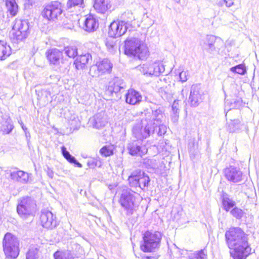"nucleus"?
<instances>
[{
  "label": "nucleus",
  "instance_id": "1",
  "mask_svg": "<svg viewBox=\"0 0 259 259\" xmlns=\"http://www.w3.org/2000/svg\"><path fill=\"white\" fill-rule=\"evenodd\" d=\"M226 243L233 259H245L250 253L251 248L248 243L247 235L240 228H232L225 233Z\"/></svg>",
  "mask_w": 259,
  "mask_h": 259
},
{
  "label": "nucleus",
  "instance_id": "2",
  "mask_svg": "<svg viewBox=\"0 0 259 259\" xmlns=\"http://www.w3.org/2000/svg\"><path fill=\"white\" fill-rule=\"evenodd\" d=\"M124 53L126 55L143 60L148 55V49L146 44L141 39L131 37L124 41Z\"/></svg>",
  "mask_w": 259,
  "mask_h": 259
},
{
  "label": "nucleus",
  "instance_id": "3",
  "mask_svg": "<svg viewBox=\"0 0 259 259\" xmlns=\"http://www.w3.org/2000/svg\"><path fill=\"white\" fill-rule=\"evenodd\" d=\"M139 195L131 190H124L121 194L119 202L125 211L127 215H132L139 205Z\"/></svg>",
  "mask_w": 259,
  "mask_h": 259
},
{
  "label": "nucleus",
  "instance_id": "4",
  "mask_svg": "<svg viewBox=\"0 0 259 259\" xmlns=\"http://www.w3.org/2000/svg\"><path fill=\"white\" fill-rule=\"evenodd\" d=\"M161 238L162 234L158 231L145 232L140 245L141 249L145 252L155 251L160 247Z\"/></svg>",
  "mask_w": 259,
  "mask_h": 259
},
{
  "label": "nucleus",
  "instance_id": "5",
  "mask_svg": "<svg viewBox=\"0 0 259 259\" xmlns=\"http://www.w3.org/2000/svg\"><path fill=\"white\" fill-rule=\"evenodd\" d=\"M152 122L150 112L146 113L145 117L133 126V135L137 139L141 140L150 136L154 131V130L151 129L150 125L152 124Z\"/></svg>",
  "mask_w": 259,
  "mask_h": 259
},
{
  "label": "nucleus",
  "instance_id": "6",
  "mask_svg": "<svg viewBox=\"0 0 259 259\" xmlns=\"http://www.w3.org/2000/svg\"><path fill=\"white\" fill-rule=\"evenodd\" d=\"M36 210V202L30 197H24L18 200L17 211L19 217L23 220L33 218Z\"/></svg>",
  "mask_w": 259,
  "mask_h": 259
},
{
  "label": "nucleus",
  "instance_id": "7",
  "mask_svg": "<svg viewBox=\"0 0 259 259\" xmlns=\"http://www.w3.org/2000/svg\"><path fill=\"white\" fill-rule=\"evenodd\" d=\"M29 22L27 20L16 19L10 35L13 43L18 44L25 39L28 34Z\"/></svg>",
  "mask_w": 259,
  "mask_h": 259
},
{
  "label": "nucleus",
  "instance_id": "8",
  "mask_svg": "<svg viewBox=\"0 0 259 259\" xmlns=\"http://www.w3.org/2000/svg\"><path fill=\"white\" fill-rule=\"evenodd\" d=\"M19 242L18 238L10 233H7L4 238L3 246L8 257L16 258L19 255Z\"/></svg>",
  "mask_w": 259,
  "mask_h": 259
},
{
  "label": "nucleus",
  "instance_id": "9",
  "mask_svg": "<svg viewBox=\"0 0 259 259\" xmlns=\"http://www.w3.org/2000/svg\"><path fill=\"white\" fill-rule=\"evenodd\" d=\"M150 114H151V120H152V124L150 125L151 129L154 130L152 134L156 133L158 136L164 135L166 132V127L161 124L163 118L162 110L160 107L156 109L153 108Z\"/></svg>",
  "mask_w": 259,
  "mask_h": 259
},
{
  "label": "nucleus",
  "instance_id": "10",
  "mask_svg": "<svg viewBox=\"0 0 259 259\" xmlns=\"http://www.w3.org/2000/svg\"><path fill=\"white\" fill-rule=\"evenodd\" d=\"M128 181L131 187L139 188L144 190L148 187L150 180L149 177L144 172L141 170H136L128 177Z\"/></svg>",
  "mask_w": 259,
  "mask_h": 259
},
{
  "label": "nucleus",
  "instance_id": "11",
  "mask_svg": "<svg viewBox=\"0 0 259 259\" xmlns=\"http://www.w3.org/2000/svg\"><path fill=\"white\" fill-rule=\"evenodd\" d=\"M201 45L210 54H219L221 47L223 45V42L221 40L216 41L215 36L207 35L202 40Z\"/></svg>",
  "mask_w": 259,
  "mask_h": 259
},
{
  "label": "nucleus",
  "instance_id": "12",
  "mask_svg": "<svg viewBox=\"0 0 259 259\" xmlns=\"http://www.w3.org/2000/svg\"><path fill=\"white\" fill-rule=\"evenodd\" d=\"M62 6L57 1L52 2L47 5L42 12V15L48 20L54 21L62 14Z\"/></svg>",
  "mask_w": 259,
  "mask_h": 259
},
{
  "label": "nucleus",
  "instance_id": "13",
  "mask_svg": "<svg viewBox=\"0 0 259 259\" xmlns=\"http://www.w3.org/2000/svg\"><path fill=\"white\" fill-rule=\"evenodd\" d=\"M113 67L112 64L107 59H104L102 61L98 62L95 66H92L89 73L92 76H99L103 74L110 73Z\"/></svg>",
  "mask_w": 259,
  "mask_h": 259
},
{
  "label": "nucleus",
  "instance_id": "14",
  "mask_svg": "<svg viewBox=\"0 0 259 259\" xmlns=\"http://www.w3.org/2000/svg\"><path fill=\"white\" fill-rule=\"evenodd\" d=\"M125 88L126 84L123 79L118 77H114L109 81L105 93L110 96H113L114 94H117Z\"/></svg>",
  "mask_w": 259,
  "mask_h": 259
},
{
  "label": "nucleus",
  "instance_id": "15",
  "mask_svg": "<svg viewBox=\"0 0 259 259\" xmlns=\"http://www.w3.org/2000/svg\"><path fill=\"white\" fill-rule=\"evenodd\" d=\"M128 21H113L109 26L108 34L110 37L116 38L123 35L127 30Z\"/></svg>",
  "mask_w": 259,
  "mask_h": 259
},
{
  "label": "nucleus",
  "instance_id": "16",
  "mask_svg": "<svg viewBox=\"0 0 259 259\" xmlns=\"http://www.w3.org/2000/svg\"><path fill=\"white\" fill-rule=\"evenodd\" d=\"M41 224L44 228L52 229L57 226L56 217L53 213L47 209L41 211L40 216Z\"/></svg>",
  "mask_w": 259,
  "mask_h": 259
},
{
  "label": "nucleus",
  "instance_id": "17",
  "mask_svg": "<svg viewBox=\"0 0 259 259\" xmlns=\"http://www.w3.org/2000/svg\"><path fill=\"white\" fill-rule=\"evenodd\" d=\"M107 123V119L105 113L103 111L99 112L89 119L88 125L96 129L104 127Z\"/></svg>",
  "mask_w": 259,
  "mask_h": 259
},
{
  "label": "nucleus",
  "instance_id": "18",
  "mask_svg": "<svg viewBox=\"0 0 259 259\" xmlns=\"http://www.w3.org/2000/svg\"><path fill=\"white\" fill-rule=\"evenodd\" d=\"M226 179L233 183H238L242 181V172L239 168L234 166H230L224 170Z\"/></svg>",
  "mask_w": 259,
  "mask_h": 259
},
{
  "label": "nucleus",
  "instance_id": "19",
  "mask_svg": "<svg viewBox=\"0 0 259 259\" xmlns=\"http://www.w3.org/2000/svg\"><path fill=\"white\" fill-rule=\"evenodd\" d=\"M46 56L50 63L56 67L60 65L63 63V54L57 49H53L48 50L46 53Z\"/></svg>",
  "mask_w": 259,
  "mask_h": 259
},
{
  "label": "nucleus",
  "instance_id": "20",
  "mask_svg": "<svg viewBox=\"0 0 259 259\" xmlns=\"http://www.w3.org/2000/svg\"><path fill=\"white\" fill-rule=\"evenodd\" d=\"M202 94L200 92L199 84H194L191 87L189 102L191 106L197 107L202 101Z\"/></svg>",
  "mask_w": 259,
  "mask_h": 259
},
{
  "label": "nucleus",
  "instance_id": "21",
  "mask_svg": "<svg viewBox=\"0 0 259 259\" xmlns=\"http://www.w3.org/2000/svg\"><path fill=\"white\" fill-rule=\"evenodd\" d=\"M10 178L14 181H16L22 184H26L28 182L29 175L21 170H14L10 171Z\"/></svg>",
  "mask_w": 259,
  "mask_h": 259
},
{
  "label": "nucleus",
  "instance_id": "22",
  "mask_svg": "<svg viewBox=\"0 0 259 259\" xmlns=\"http://www.w3.org/2000/svg\"><path fill=\"white\" fill-rule=\"evenodd\" d=\"M142 100L140 94L133 89L129 90L125 95V101L131 105L139 103Z\"/></svg>",
  "mask_w": 259,
  "mask_h": 259
},
{
  "label": "nucleus",
  "instance_id": "23",
  "mask_svg": "<svg viewBox=\"0 0 259 259\" xmlns=\"http://www.w3.org/2000/svg\"><path fill=\"white\" fill-rule=\"evenodd\" d=\"M127 149L132 155L142 156L145 154L147 150L145 147H142L138 142L135 141L128 144Z\"/></svg>",
  "mask_w": 259,
  "mask_h": 259
},
{
  "label": "nucleus",
  "instance_id": "24",
  "mask_svg": "<svg viewBox=\"0 0 259 259\" xmlns=\"http://www.w3.org/2000/svg\"><path fill=\"white\" fill-rule=\"evenodd\" d=\"M244 127V124L239 119H230L227 122V130L230 133L238 132Z\"/></svg>",
  "mask_w": 259,
  "mask_h": 259
},
{
  "label": "nucleus",
  "instance_id": "25",
  "mask_svg": "<svg viewBox=\"0 0 259 259\" xmlns=\"http://www.w3.org/2000/svg\"><path fill=\"white\" fill-rule=\"evenodd\" d=\"M98 27V22L92 16H89L84 20L83 28L88 32H94Z\"/></svg>",
  "mask_w": 259,
  "mask_h": 259
},
{
  "label": "nucleus",
  "instance_id": "26",
  "mask_svg": "<svg viewBox=\"0 0 259 259\" xmlns=\"http://www.w3.org/2000/svg\"><path fill=\"white\" fill-rule=\"evenodd\" d=\"M154 62H152L141 65L137 68L143 75L147 76H152L154 75Z\"/></svg>",
  "mask_w": 259,
  "mask_h": 259
},
{
  "label": "nucleus",
  "instance_id": "27",
  "mask_svg": "<svg viewBox=\"0 0 259 259\" xmlns=\"http://www.w3.org/2000/svg\"><path fill=\"white\" fill-rule=\"evenodd\" d=\"M7 11L12 16H15L18 11V6L15 0H4Z\"/></svg>",
  "mask_w": 259,
  "mask_h": 259
},
{
  "label": "nucleus",
  "instance_id": "28",
  "mask_svg": "<svg viewBox=\"0 0 259 259\" xmlns=\"http://www.w3.org/2000/svg\"><path fill=\"white\" fill-rule=\"evenodd\" d=\"M11 53L10 47L7 45L6 42L0 40V59L5 60L11 55Z\"/></svg>",
  "mask_w": 259,
  "mask_h": 259
},
{
  "label": "nucleus",
  "instance_id": "29",
  "mask_svg": "<svg viewBox=\"0 0 259 259\" xmlns=\"http://www.w3.org/2000/svg\"><path fill=\"white\" fill-rule=\"evenodd\" d=\"M61 153L63 157L70 163H73L75 166L80 167L81 164L78 162L74 157L72 156L67 150L66 147L64 146L61 147Z\"/></svg>",
  "mask_w": 259,
  "mask_h": 259
},
{
  "label": "nucleus",
  "instance_id": "30",
  "mask_svg": "<svg viewBox=\"0 0 259 259\" xmlns=\"http://www.w3.org/2000/svg\"><path fill=\"white\" fill-rule=\"evenodd\" d=\"M94 7L98 12L104 14L108 9V4L105 0H94Z\"/></svg>",
  "mask_w": 259,
  "mask_h": 259
},
{
  "label": "nucleus",
  "instance_id": "31",
  "mask_svg": "<svg viewBox=\"0 0 259 259\" xmlns=\"http://www.w3.org/2000/svg\"><path fill=\"white\" fill-rule=\"evenodd\" d=\"M84 162H85L90 168H94L96 166L100 167L103 165L102 160L98 156L96 158L90 157Z\"/></svg>",
  "mask_w": 259,
  "mask_h": 259
},
{
  "label": "nucleus",
  "instance_id": "32",
  "mask_svg": "<svg viewBox=\"0 0 259 259\" xmlns=\"http://www.w3.org/2000/svg\"><path fill=\"white\" fill-rule=\"evenodd\" d=\"M114 149L113 145H107L104 146L100 150V153L104 157H108L113 154V150Z\"/></svg>",
  "mask_w": 259,
  "mask_h": 259
},
{
  "label": "nucleus",
  "instance_id": "33",
  "mask_svg": "<svg viewBox=\"0 0 259 259\" xmlns=\"http://www.w3.org/2000/svg\"><path fill=\"white\" fill-rule=\"evenodd\" d=\"M55 259H74L72 255L68 251H57L54 254Z\"/></svg>",
  "mask_w": 259,
  "mask_h": 259
},
{
  "label": "nucleus",
  "instance_id": "34",
  "mask_svg": "<svg viewBox=\"0 0 259 259\" xmlns=\"http://www.w3.org/2000/svg\"><path fill=\"white\" fill-rule=\"evenodd\" d=\"M222 203L224 206V209L227 211H229V210L231 208L233 207L236 204L235 201L227 196L223 197Z\"/></svg>",
  "mask_w": 259,
  "mask_h": 259
},
{
  "label": "nucleus",
  "instance_id": "35",
  "mask_svg": "<svg viewBox=\"0 0 259 259\" xmlns=\"http://www.w3.org/2000/svg\"><path fill=\"white\" fill-rule=\"evenodd\" d=\"M165 71L164 66L161 62H154V76H159Z\"/></svg>",
  "mask_w": 259,
  "mask_h": 259
},
{
  "label": "nucleus",
  "instance_id": "36",
  "mask_svg": "<svg viewBox=\"0 0 259 259\" xmlns=\"http://www.w3.org/2000/svg\"><path fill=\"white\" fill-rule=\"evenodd\" d=\"M39 248L35 246H30L27 254L26 259H36L38 256Z\"/></svg>",
  "mask_w": 259,
  "mask_h": 259
},
{
  "label": "nucleus",
  "instance_id": "37",
  "mask_svg": "<svg viewBox=\"0 0 259 259\" xmlns=\"http://www.w3.org/2000/svg\"><path fill=\"white\" fill-rule=\"evenodd\" d=\"M206 252L204 249H201L198 251L190 253L188 259H206Z\"/></svg>",
  "mask_w": 259,
  "mask_h": 259
},
{
  "label": "nucleus",
  "instance_id": "38",
  "mask_svg": "<svg viewBox=\"0 0 259 259\" xmlns=\"http://www.w3.org/2000/svg\"><path fill=\"white\" fill-rule=\"evenodd\" d=\"M172 120L176 122L178 121L179 114V108L178 101H175L172 105Z\"/></svg>",
  "mask_w": 259,
  "mask_h": 259
},
{
  "label": "nucleus",
  "instance_id": "39",
  "mask_svg": "<svg viewBox=\"0 0 259 259\" xmlns=\"http://www.w3.org/2000/svg\"><path fill=\"white\" fill-rule=\"evenodd\" d=\"M230 71L241 75L244 74L246 71L245 65L242 64L231 67Z\"/></svg>",
  "mask_w": 259,
  "mask_h": 259
},
{
  "label": "nucleus",
  "instance_id": "40",
  "mask_svg": "<svg viewBox=\"0 0 259 259\" xmlns=\"http://www.w3.org/2000/svg\"><path fill=\"white\" fill-rule=\"evenodd\" d=\"M65 53L70 58H74L77 55V50L75 47H67L64 49Z\"/></svg>",
  "mask_w": 259,
  "mask_h": 259
},
{
  "label": "nucleus",
  "instance_id": "41",
  "mask_svg": "<svg viewBox=\"0 0 259 259\" xmlns=\"http://www.w3.org/2000/svg\"><path fill=\"white\" fill-rule=\"evenodd\" d=\"M143 164L148 168L154 169L157 166L156 161L153 159L145 158L144 159Z\"/></svg>",
  "mask_w": 259,
  "mask_h": 259
},
{
  "label": "nucleus",
  "instance_id": "42",
  "mask_svg": "<svg viewBox=\"0 0 259 259\" xmlns=\"http://www.w3.org/2000/svg\"><path fill=\"white\" fill-rule=\"evenodd\" d=\"M230 213L236 219H240L243 217L244 212L241 209L235 207L230 211Z\"/></svg>",
  "mask_w": 259,
  "mask_h": 259
},
{
  "label": "nucleus",
  "instance_id": "43",
  "mask_svg": "<svg viewBox=\"0 0 259 259\" xmlns=\"http://www.w3.org/2000/svg\"><path fill=\"white\" fill-rule=\"evenodd\" d=\"M13 127L11 121H6L3 125L2 130L5 134H9L12 131Z\"/></svg>",
  "mask_w": 259,
  "mask_h": 259
},
{
  "label": "nucleus",
  "instance_id": "44",
  "mask_svg": "<svg viewBox=\"0 0 259 259\" xmlns=\"http://www.w3.org/2000/svg\"><path fill=\"white\" fill-rule=\"evenodd\" d=\"M92 57L90 54L87 53L84 54L82 53V65L88 64L90 61H92Z\"/></svg>",
  "mask_w": 259,
  "mask_h": 259
},
{
  "label": "nucleus",
  "instance_id": "45",
  "mask_svg": "<svg viewBox=\"0 0 259 259\" xmlns=\"http://www.w3.org/2000/svg\"><path fill=\"white\" fill-rule=\"evenodd\" d=\"M81 4V0H68L67 3L68 8L79 6Z\"/></svg>",
  "mask_w": 259,
  "mask_h": 259
},
{
  "label": "nucleus",
  "instance_id": "46",
  "mask_svg": "<svg viewBox=\"0 0 259 259\" xmlns=\"http://www.w3.org/2000/svg\"><path fill=\"white\" fill-rule=\"evenodd\" d=\"M188 75V71H182L179 74V77L180 78V80L184 82H186L187 79V76Z\"/></svg>",
  "mask_w": 259,
  "mask_h": 259
},
{
  "label": "nucleus",
  "instance_id": "47",
  "mask_svg": "<svg viewBox=\"0 0 259 259\" xmlns=\"http://www.w3.org/2000/svg\"><path fill=\"white\" fill-rule=\"evenodd\" d=\"M47 173L48 176L51 179L53 178L54 176V172L52 169L49 168V167H47Z\"/></svg>",
  "mask_w": 259,
  "mask_h": 259
},
{
  "label": "nucleus",
  "instance_id": "48",
  "mask_svg": "<svg viewBox=\"0 0 259 259\" xmlns=\"http://www.w3.org/2000/svg\"><path fill=\"white\" fill-rule=\"evenodd\" d=\"M224 3L226 4L227 7H230L234 5V2L232 0H224Z\"/></svg>",
  "mask_w": 259,
  "mask_h": 259
},
{
  "label": "nucleus",
  "instance_id": "49",
  "mask_svg": "<svg viewBox=\"0 0 259 259\" xmlns=\"http://www.w3.org/2000/svg\"><path fill=\"white\" fill-rule=\"evenodd\" d=\"M74 64L77 69L81 68V61H79L78 59L75 61Z\"/></svg>",
  "mask_w": 259,
  "mask_h": 259
},
{
  "label": "nucleus",
  "instance_id": "50",
  "mask_svg": "<svg viewBox=\"0 0 259 259\" xmlns=\"http://www.w3.org/2000/svg\"><path fill=\"white\" fill-rule=\"evenodd\" d=\"M157 258H158V256H146V259H157Z\"/></svg>",
  "mask_w": 259,
  "mask_h": 259
},
{
  "label": "nucleus",
  "instance_id": "51",
  "mask_svg": "<svg viewBox=\"0 0 259 259\" xmlns=\"http://www.w3.org/2000/svg\"><path fill=\"white\" fill-rule=\"evenodd\" d=\"M22 128L24 131V132H25L26 134H27L26 132V131L27 130V128L26 127H25L23 124L22 125Z\"/></svg>",
  "mask_w": 259,
  "mask_h": 259
},
{
  "label": "nucleus",
  "instance_id": "52",
  "mask_svg": "<svg viewBox=\"0 0 259 259\" xmlns=\"http://www.w3.org/2000/svg\"><path fill=\"white\" fill-rule=\"evenodd\" d=\"M222 4H222V2H221V1L219 2V5L222 6Z\"/></svg>",
  "mask_w": 259,
  "mask_h": 259
},
{
  "label": "nucleus",
  "instance_id": "53",
  "mask_svg": "<svg viewBox=\"0 0 259 259\" xmlns=\"http://www.w3.org/2000/svg\"><path fill=\"white\" fill-rule=\"evenodd\" d=\"M239 103V101H234V104H237Z\"/></svg>",
  "mask_w": 259,
  "mask_h": 259
},
{
  "label": "nucleus",
  "instance_id": "54",
  "mask_svg": "<svg viewBox=\"0 0 259 259\" xmlns=\"http://www.w3.org/2000/svg\"><path fill=\"white\" fill-rule=\"evenodd\" d=\"M229 111H228L227 112V113H226V116H227L228 114L229 113Z\"/></svg>",
  "mask_w": 259,
  "mask_h": 259
},
{
  "label": "nucleus",
  "instance_id": "55",
  "mask_svg": "<svg viewBox=\"0 0 259 259\" xmlns=\"http://www.w3.org/2000/svg\"><path fill=\"white\" fill-rule=\"evenodd\" d=\"M81 1H82V4H83V0H81ZM82 7H83L82 6Z\"/></svg>",
  "mask_w": 259,
  "mask_h": 259
},
{
  "label": "nucleus",
  "instance_id": "56",
  "mask_svg": "<svg viewBox=\"0 0 259 259\" xmlns=\"http://www.w3.org/2000/svg\"><path fill=\"white\" fill-rule=\"evenodd\" d=\"M234 107H237V105H235Z\"/></svg>",
  "mask_w": 259,
  "mask_h": 259
}]
</instances>
